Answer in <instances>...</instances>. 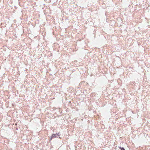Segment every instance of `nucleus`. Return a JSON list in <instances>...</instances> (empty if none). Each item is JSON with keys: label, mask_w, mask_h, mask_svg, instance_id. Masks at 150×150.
<instances>
[{"label": "nucleus", "mask_w": 150, "mask_h": 150, "mask_svg": "<svg viewBox=\"0 0 150 150\" xmlns=\"http://www.w3.org/2000/svg\"><path fill=\"white\" fill-rule=\"evenodd\" d=\"M119 148L121 149V150H125V149L123 147H120Z\"/></svg>", "instance_id": "nucleus-2"}, {"label": "nucleus", "mask_w": 150, "mask_h": 150, "mask_svg": "<svg viewBox=\"0 0 150 150\" xmlns=\"http://www.w3.org/2000/svg\"><path fill=\"white\" fill-rule=\"evenodd\" d=\"M59 136V134H53L52 136L51 137L50 140H51L53 138H55L56 137H57V136Z\"/></svg>", "instance_id": "nucleus-1"}]
</instances>
